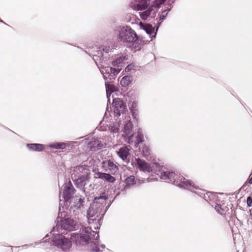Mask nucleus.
Returning a JSON list of instances; mask_svg holds the SVG:
<instances>
[{"label": "nucleus", "instance_id": "1", "mask_svg": "<svg viewBox=\"0 0 252 252\" xmlns=\"http://www.w3.org/2000/svg\"><path fill=\"white\" fill-rule=\"evenodd\" d=\"M52 237L50 238L49 242L51 245L57 247L64 252H68L72 246V242L74 243L76 246L85 245L89 240L93 237L98 236V234L92 231L91 227H82L80 230L79 233H71L69 238L64 234V232H60L57 225L54 226L50 232Z\"/></svg>", "mask_w": 252, "mask_h": 252}, {"label": "nucleus", "instance_id": "2", "mask_svg": "<svg viewBox=\"0 0 252 252\" xmlns=\"http://www.w3.org/2000/svg\"><path fill=\"white\" fill-rule=\"evenodd\" d=\"M115 48L114 44L109 41H106L99 47L96 46L91 48L90 55L93 56V59L96 65L99 67L103 78L105 80H109L112 81L115 79L116 76L122 70V68L112 67L110 66H104L98 63H102L104 59L107 60L110 56V53L113 51Z\"/></svg>", "mask_w": 252, "mask_h": 252}, {"label": "nucleus", "instance_id": "3", "mask_svg": "<svg viewBox=\"0 0 252 252\" xmlns=\"http://www.w3.org/2000/svg\"><path fill=\"white\" fill-rule=\"evenodd\" d=\"M107 194L103 192L96 196L87 211L88 222L90 225L88 227L94 229H98L101 226V220L107 210L111 205L110 202L107 206Z\"/></svg>", "mask_w": 252, "mask_h": 252}, {"label": "nucleus", "instance_id": "4", "mask_svg": "<svg viewBox=\"0 0 252 252\" xmlns=\"http://www.w3.org/2000/svg\"><path fill=\"white\" fill-rule=\"evenodd\" d=\"M160 179L167 183H173L175 185L194 192L200 197L203 198L206 194L204 190H202L195 186L190 180L172 171H163L160 173Z\"/></svg>", "mask_w": 252, "mask_h": 252}, {"label": "nucleus", "instance_id": "5", "mask_svg": "<svg viewBox=\"0 0 252 252\" xmlns=\"http://www.w3.org/2000/svg\"><path fill=\"white\" fill-rule=\"evenodd\" d=\"M115 33L118 41L124 44H132L135 47L144 44L142 38L138 36L134 30L129 26L120 27L116 30Z\"/></svg>", "mask_w": 252, "mask_h": 252}, {"label": "nucleus", "instance_id": "6", "mask_svg": "<svg viewBox=\"0 0 252 252\" xmlns=\"http://www.w3.org/2000/svg\"><path fill=\"white\" fill-rule=\"evenodd\" d=\"M59 221L56 224L57 227H59L60 232H64L66 231H73L76 229V222L73 219L69 217H64L61 218Z\"/></svg>", "mask_w": 252, "mask_h": 252}, {"label": "nucleus", "instance_id": "7", "mask_svg": "<svg viewBox=\"0 0 252 252\" xmlns=\"http://www.w3.org/2000/svg\"><path fill=\"white\" fill-rule=\"evenodd\" d=\"M121 126H122L121 131L123 132L126 135L124 137L125 141L129 144L132 145L133 135L132 133V130L133 125L129 116L127 115L126 119L125 118V121Z\"/></svg>", "mask_w": 252, "mask_h": 252}, {"label": "nucleus", "instance_id": "8", "mask_svg": "<svg viewBox=\"0 0 252 252\" xmlns=\"http://www.w3.org/2000/svg\"><path fill=\"white\" fill-rule=\"evenodd\" d=\"M112 104L114 117H118L122 115L123 119L124 118L126 119L128 115L126 113L127 111L126 105L123 101L119 98H115L113 99Z\"/></svg>", "mask_w": 252, "mask_h": 252}, {"label": "nucleus", "instance_id": "9", "mask_svg": "<svg viewBox=\"0 0 252 252\" xmlns=\"http://www.w3.org/2000/svg\"><path fill=\"white\" fill-rule=\"evenodd\" d=\"M75 175H72V179L77 188L81 189L84 193L88 191V186L92 188V184L90 183V176L89 174H84L78 178H74Z\"/></svg>", "mask_w": 252, "mask_h": 252}, {"label": "nucleus", "instance_id": "10", "mask_svg": "<svg viewBox=\"0 0 252 252\" xmlns=\"http://www.w3.org/2000/svg\"><path fill=\"white\" fill-rule=\"evenodd\" d=\"M131 165L134 167L138 168L140 171L146 173H150L153 171L152 167L149 165L144 160L140 158H135L132 159Z\"/></svg>", "mask_w": 252, "mask_h": 252}, {"label": "nucleus", "instance_id": "11", "mask_svg": "<svg viewBox=\"0 0 252 252\" xmlns=\"http://www.w3.org/2000/svg\"><path fill=\"white\" fill-rule=\"evenodd\" d=\"M97 233V232L94 231ZM98 236L93 237L91 240H89L88 242L86 244H89L88 249L90 252H102V250H100V247L104 249L105 248V246L103 244H101L100 246L98 244Z\"/></svg>", "mask_w": 252, "mask_h": 252}, {"label": "nucleus", "instance_id": "12", "mask_svg": "<svg viewBox=\"0 0 252 252\" xmlns=\"http://www.w3.org/2000/svg\"><path fill=\"white\" fill-rule=\"evenodd\" d=\"M102 167L105 172L112 175H115L119 170L118 166L111 159L104 160L102 162Z\"/></svg>", "mask_w": 252, "mask_h": 252}, {"label": "nucleus", "instance_id": "13", "mask_svg": "<svg viewBox=\"0 0 252 252\" xmlns=\"http://www.w3.org/2000/svg\"><path fill=\"white\" fill-rule=\"evenodd\" d=\"M130 149L127 146L121 147L116 151L119 157L126 164L130 161Z\"/></svg>", "mask_w": 252, "mask_h": 252}, {"label": "nucleus", "instance_id": "14", "mask_svg": "<svg viewBox=\"0 0 252 252\" xmlns=\"http://www.w3.org/2000/svg\"><path fill=\"white\" fill-rule=\"evenodd\" d=\"M74 190V188L70 181L64 184L63 197L65 202L69 201L72 197Z\"/></svg>", "mask_w": 252, "mask_h": 252}, {"label": "nucleus", "instance_id": "15", "mask_svg": "<svg viewBox=\"0 0 252 252\" xmlns=\"http://www.w3.org/2000/svg\"><path fill=\"white\" fill-rule=\"evenodd\" d=\"M157 7L154 6L149 7L146 10L139 12L140 18L143 20H150L156 16Z\"/></svg>", "mask_w": 252, "mask_h": 252}, {"label": "nucleus", "instance_id": "16", "mask_svg": "<svg viewBox=\"0 0 252 252\" xmlns=\"http://www.w3.org/2000/svg\"><path fill=\"white\" fill-rule=\"evenodd\" d=\"M103 147V144L101 140L97 138H93L91 141L88 143V148L92 151H97Z\"/></svg>", "mask_w": 252, "mask_h": 252}, {"label": "nucleus", "instance_id": "17", "mask_svg": "<svg viewBox=\"0 0 252 252\" xmlns=\"http://www.w3.org/2000/svg\"><path fill=\"white\" fill-rule=\"evenodd\" d=\"M148 5V0H133L130 3L131 7L135 10H143Z\"/></svg>", "mask_w": 252, "mask_h": 252}, {"label": "nucleus", "instance_id": "18", "mask_svg": "<svg viewBox=\"0 0 252 252\" xmlns=\"http://www.w3.org/2000/svg\"><path fill=\"white\" fill-rule=\"evenodd\" d=\"M140 28L144 30L145 32L151 37L152 39L155 38L156 37L157 34V29L156 31L155 30V28L152 26V25L150 24H144L142 23H140ZM157 24L155 25V27L157 28Z\"/></svg>", "mask_w": 252, "mask_h": 252}, {"label": "nucleus", "instance_id": "19", "mask_svg": "<svg viewBox=\"0 0 252 252\" xmlns=\"http://www.w3.org/2000/svg\"><path fill=\"white\" fill-rule=\"evenodd\" d=\"M148 180V178H141L138 179L136 180L135 178L133 175H130L127 177L125 180V188H129L133 185L136 183L137 181H138L139 183H142L145 182L146 180Z\"/></svg>", "mask_w": 252, "mask_h": 252}, {"label": "nucleus", "instance_id": "20", "mask_svg": "<svg viewBox=\"0 0 252 252\" xmlns=\"http://www.w3.org/2000/svg\"><path fill=\"white\" fill-rule=\"evenodd\" d=\"M94 177L95 178H99L105 180L108 182L113 183L115 181V178L112 176L110 174L97 172L95 173Z\"/></svg>", "mask_w": 252, "mask_h": 252}, {"label": "nucleus", "instance_id": "21", "mask_svg": "<svg viewBox=\"0 0 252 252\" xmlns=\"http://www.w3.org/2000/svg\"><path fill=\"white\" fill-rule=\"evenodd\" d=\"M220 201L219 199V197L218 198V201H215L214 203L213 208H215L216 211L220 214L222 215L224 212H227L228 210V208L227 206L224 203H220Z\"/></svg>", "mask_w": 252, "mask_h": 252}, {"label": "nucleus", "instance_id": "22", "mask_svg": "<svg viewBox=\"0 0 252 252\" xmlns=\"http://www.w3.org/2000/svg\"><path fill=\"white\" fill-rule=\"evenodd\" d=\"M218 194L212 192H206V194L203 196L204 199L209 203L212 207L214 206L213 204L215 201H218Z\"/></svg>", "mask_w": 252, "mask_h": 252}, {"label": "nucleus", "instance_id": "23", "mask_svg": "<svg viewBox=\"0 0 252 252\" xmlns=\"http://www.w3.org/2000/svg\"><path fill=\"white\" fill-rule=\"evenodd\" d=\"M127 60V58H126V56L121 55L112 62V64L114 66L122 68V65L121 64L125 63Z\"/></svg>", "mask_w": 252, "mask_h": 252}, {"label": "nucleus", "instance_id": "24", "mask_svg": "<svg viewBox=\"0 0 252 252\" xmlns=\"http://www.w3.org/2000/svg\"><path fill=\"white\" fill-rule=\"evenodd\" d=\"M144 141V135L140 129H139L137 131V134L136 136V140L133 141L134 146L136 148L138 147L139 144L142 143Z\"/></svg>", "mask_w": 252, "mask_h": 252}, {"label": "nucleus", "instance_id": "25", "mask_svg": "<svg viewBox=\"0 0 252 252\" xmlns=\"http://www.w3.org/2000/svg\"><path fill=\"white\" fill-rule=\"evenodd\" d=\"M27 147L31 151L37 152L42 151L44 149V145L41 144H27Z\"/></svg>", "mask_w": 252, "mask_h": 252}, {"label": "nucleus", "instance_id": "26", "mask_svg": "<svg viewBox=\"0 0 252 252\" xmlns=\"http://www.w3.org/2000/svg\"><path fill=\"white\" fill-rule=\"evenodd\" d=\"M120 121L119 122H116L112 124H110L108 127L109 130L113 133H119L120 130L121 125Z\"/></svg>", "mask_w": 252, "mask_h": 252}, {"label": "nucleus", "instance_id": "27", "mask_svg": "<svg viewBox=\"0 0 252 252\" xmlns=\"http://www.w3.org/2000/svg\"><path fill=\"white\" fill-rule=\"evenodd\" d=\"M67 143L64 142H57L51 144L49 147L56 149H64Z\"/></svg>", "mask_w": 252, "mask_h": 252}, {"label": "nucleus", "instance_id": "28", "mask_svg": "<svg viewBox=\"0 0 252 252\" xmlns=\"http://www.w3.org/2000/svg\"><path fill=\"white\" fill-rule=\"evenodd\" d=\"M131 80L132 78L131 76H125L121 79L120 84L123 87H126L129 85Z\"/></svg>", "mask_w": 252, "mask_h": 252}, {"label": "nucleus", "instance_id": "29", "mask_svg": "<svg viewBox=\"0 0 252 252\" xmlns=\"http://www.w3.org/2000/svg\"><path fill=\"white\" fill-rule=\"evenodd\" d=\"M170 9L168 10H164L162 14L160 15L159 18V21H158L157 26V31H158V29L160 26V25L161 23L163 22V20L165 18V17L167 16L168 12L169 11Z\"/></svg>", "mask_w": 252, "mask_h": 252}, {"label": "nucleus", "instance_id": "30", "mask_svg": "<svg viewBox=\"0 0 252 252\" xmlns=\"http://www.w3.org/2000/svg\"><path fill=\"white\" fill-rule=\"evenodd\" d=\"M107 97L108 98V101L110 103V96L111 93L114 91V87L113 85L107 84L106 82H105Z\"/></svg>", "mask_w": 252, "mask_h": 252}, {"label": "nucleus", "instance_id": "31", "mask_svg": "<svg viewBox=\"0 0 252 252\" xmlns=\"http://www.w3.org/2000/svg\"><path fill=\"white\" fill-rule=\"evenodd\" d=\"M142 154L143 157L148 158L150 155V151L148 147L144 145L142 148Z\"/></svg>", "mask_w": 252, "mask_h": 252}, {"label": "nucleus", "instance_id": "32", "mask_svg": "<svg viewBox=\"0 0 252 252\" xmlns=\"http://www.w3.org/2000/svg\"><path fill=\"white\" fill-rule=\"evenodd\" d=\"M130 110L133 119L137 121L138 118V111L134 107L133 103L132 104L131 106L130 107Z\"/></svg>", "mask_w": 252, "mask_h": 252}, {"label": "nucleus", "instance_id": "33", "mask_svg": "<svg viewBox=\"0 0 252 252\" xmlns=\"http://www.w3.org/2000/svg\"><path fill=\"white\" fill-rule=\"evenodd\" d=\"M76 201H78L79 203V204L82 205L84 206V202H85V197L82 195L79 196H76Z\"/></svg>", "mask_w": 252, "mask_h": 252}, {"label": "nucleus", "instance_id": "34", "mask_svg": "<svg viewBox=\"0 0 252 252\" xmlns=\"http://www.w3.org/2000/svg\"><path fill=\"white\" fill-rule=\"evenodd\" d=\"M134 67V65L133 64H128L125 68V71L126 72H129L131 70L133 69Z\"/></svg>", "mask_w": 252, "mask_h": 252}, {"label": "nucleus", "instance_id": "35", "mask_svg": "<svg viewBox=\"0 0 252 252\" xmlns=\"http://www.w3.org/2000/svg\"><path fill=\"white\" fill-rule=\"evenodd\" d=\"M74 206L77 209H79L80 208L83 207V206L82 205L79 204V203L78 201H76V199L74 202Z\"/></svg>", "mask_w": 252, "mask_h": 252}, {"label": "nucleus", "instance_id": "36", "mask_svg": "<svg viewBox=\"0 0 252 252\" xmlns=\"http://www.w3.org/2000/svg\"><path fill=\"white\" fill-rule=\"evenodd\" d=\"M247 205L249 207H251L252 206V198L250 196H249L247 199Z\"/></svg>", "mask_w": 252, "mask_h": 252}, {"label": "nucleus", "instance_id": "37", "mask_svg": "<svg viewBox=\"0 0 252 252\" xmlns=\"http://www.w3.org/2000/svg\"><path fill=\"white\" fill-rule=\"evenodd\" d=\"M48 237V235H47L41 241H40L39 242V243H45L47 241V239H46V237ZM39 244V243H37V242H35V244H34V246H33V247H34L35 245H36L37 244Z\"/></svg>", "mask_w": 252, "mask_h": 252}, {"label": "nucleus", "instance_id": "38", "mask_svg": "<svg viewBox=\"0 0 252 252\" xmlns=\"http://www.w3.org/2000/svg\"><path fill=\"white\" fill-rule=\"evenodd\" d=\"M82 169H83V168L82 166H77V167H75V168L74 169V171H77L78 170L80 171V170H81Z\"/></svg>", "mask_w": 252, "mask_h": 252}, {"label": "nucleus", "instance_id": "39", "mask_svg": "<svg viewBox=\"0 0 252 252\" xmlns=\"http://www.w3.org/2000/svg\"><path fill=\"white\" fill-rule=\"evenodd\" d=\"M32 246V244H30L29 245H24L22 246V247L24 249H27L28 247V246Z\"/></svg>", "mask_w": 252, "mask_h": 252}, {"label": "nucleus", "instance_id": "40", "mask_svg": "<svg viewBox=\"0 0 252 252\" xmlns=\"http://www.w3.org/2000/svg\"><path fill=\"white\" fill-rule=\"evenodd\" d=\"M248 183L250 184H252V177L251 178H249L248 181Z\"/></svg>", "mask_w": 252, "mask_h": 252}, {"label": "nucleus", "instance_id": "41", "mask_svg": "<svg viewBox=\"0 0 252 252\" xmlns=\"http://www.w3.org/2000/svg\"><path fill=\"white\" fill-rule=\"evenodd\" d=\"M0 22H3V21L2 20H0Z\"/></svg>", "mask_w": 252, "mask_h": 252}, {"label": "nucleus", "instance_id": "42", "mask_svg": "<svg viewBox=\"0 0 252 252\" xmlns=\"http://www.w3.org/2000/svg\"><path fill=\"white\" fill-rule=\"evenodd\" d=\"M166 0H161L163 2H164Z\"/></svg>", "mask_w": 252, "mask_h": 252}]
</instances>
